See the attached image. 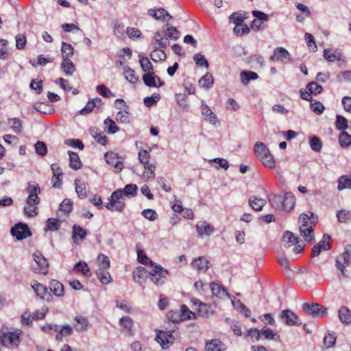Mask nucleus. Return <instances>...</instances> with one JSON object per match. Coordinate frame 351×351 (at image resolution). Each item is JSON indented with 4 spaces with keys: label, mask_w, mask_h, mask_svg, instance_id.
<instances>
[{
    "label": "nucleus",
    "mask_w": 351,
    "mask_h": 351,
    "mask_svg": "<svg viewBox=\"0 0 351 351\" xmlns=\"http://www.w3.org/2000/svg\"><path fill=\"white\" fill-rule=\"evenodd\" d=\"M339 142L342 147H348L351 144V136L348 132L342 131L339 136Z\"/></svg>",
    "instance_id": "52"
},
{
    "label": "nucleus",
    "mask_w": 351,
    "mask_h": 351,
    "mask_svg": "<svg viewBox=\"0 0 351 351\" xmlns=\"http://www.w3.org/2000/svg\"><path fill=\"white\" fill-rule=\"evenodd\" d=\"M60 225L61 221L59 219L55 218H49L46 221V224L44 230L45 232H53L58 230L60 228Z\"/></svg>",
    "instance_id": "35"
},
{
    "label": "nucleus",
    "mask_w": 351,
    "mask_h": 351,
    "mask_svg": "<svg viewBox=\"0 0 351 351\" xmlns=\"http://www.w3.org/2000/svg\"><path fill=\"white\" fill-rule=\"evenodd\" d=\"M250 32V27L246 24H241L235 25L233 29V32L237 36H242L243 34H249Z\"/></svg>",
    "instance_id": "58"
},
{
    "label": "nucleus",
    "mask_w": 351,
    "mask_h": 351,
    "mask_svg": "<svg viewBox=\"0 0 351 351\" xmlns=\"http://www.w3.org/2000/svg\"><path fill=\"white\" fill-rule=\"evenodd\" d=\"M259 160L262 162L263 165L267 168L274 169L276 167V161L273 156H271L270 152H269V154L263 156Z\"/></svg>",
    "instance_id": "49"
},
{
    "label": "nucleus",
    "mask_w": 351,
    "mask_h": 351,
    "mask_svg": "<svg viewBox=\"0 0 351 351\" xmlns=\"http://www.w3.org/2000/svg\"><path fill=\"white\" fill-rule=\"evenodd\" d=\"M148 14L156 20L168 21L171 19V16L164 8L149 9Z\"/></svg>",
    "instance_id": "18"
},
{
    "label": "nucleus",
    "mask_w": 351,
    "mask_h": 351,
    "mask_svg": "<svg viewBox=\"0 0 351 351\" xmlns=\"http://www.w3.org/2000/svg\"><path fill=\"white\" fill-rule=\"evenodd\" d=\"M73 208V202L70 199H64L60 205V210L69 214Z\"/></svg>",
    "instance_id": "62"
},
{
    "label": "nucleus",
    "mask_w": 351,
    "mask_h": 351,
    "mask_svg": "<svg viewBox=\"0 0 351 351\" xmlns=\"http://www.w3.org/2000/svg\"><path fill=\"white\" fill-rule=\"evenodd\" d=\"M69 166L75 170L80 169L82 167V162L77 153L69 151Z\"/></svg>",
    "instance_id": "28"
},
{
    "label": "nucleus",
    "mask_w": 351,
    "mask_h": 351,
    "mask_svg": "<svg viewBox=\"0 0 351 351\" xmlns=\"http://www.w3.org/2000/svg\"><path fill=\"white\" fill-rule=\"evenodd\" d=\"M282 240L285 245L287 247H291L298 243V238L289 231H287L284 233Z\"/></svg>",
    "instance_id": "32"
},
{
    "label": "nucleus",
    "mask_w": 351,
    "mask_h": 351,
    "mask_svg": "<svg viewBox=\"0 0 351 351\" xmlns=\"http://www.w3.org/2000/svg\"><path fill=\"white\" fill-rule=\"evenodd\" d=\"M160 99V96L158 93H154L151 97H147L144 99V104L149 108L156 104Z\"/></svg>",
    "instance_id": "64"
},
{
    "label": "nucleus",
    "mask_w": 351,
    "mask_h": 351,
    "mask_svg": "<svg viewBox=\"0 0 351 351\" xmlns=\"http://www.w3.org/2000/svg\"><path fill=\"white\" fill-rule=\"evenodd\" d=\"M226 346L220 340L215 339L206 343L205 351H225Z\"/></svg>",
    "instance_id": "20"
},
{
    "label": "nucleus",
    "mask_w": 351,
    "mask_h": 351,
    "mask_svg": "<svg viewBox=\"0 0 351 351\" xmlns=\"http://www.w3.org/2000/svg\"><path fill=\"white\" fill-rule=\"evenodd\" d=\"M330 237L328 234H324L322 241L312 248L311 256L315 257L319 255L322 251H326L330 249Z\"/></svg>",
    "instance_id": "13"
},
{
    "label": "nucleus",
    "mask_w": 351,
    "mask_h": 351,
    "mask_svg": "<svg viewBox=\"0 0 351 351\" xmlns=\"http://www.w3.org/2000/svg\"><path fill=\"white\" fill-rule=\"evenodd\" d=\"M75 324H74V328L77 332H84L87 330L88 326V319L83 316H77L75 318Z\"/></svg>",
    "instance_id": "24"
},
{
    "label": "nucleus",
    "mask_w": 351,
    "mask_h": 351,
    "mask_svg": "<svg viewBox=\"0 0 351 351\" xmlns=\"http://www.w3.org/2000/svg\"><path fill=\"white\" fill-rule=\"evenodd\" d=\"M23 335V332L20 329L3 332L0 335V341L5 347L16 348L22 341Z\"/></svg>",
    "instance_id": "4"
},
{
    "label": "nucleus",
    "mask_w": 351,
    "mask_h": 351,
    "mask_svg": "<svg viewBox=\"0 0 351 351\" xmlns=\"http://www.w3.org/2000/svg\"><path fill=\"white\" fill-rule=\"evenodd\" d=\"M339 318L343 324H350L351 322V312L346 306H342L339 310Z\"/></svg>",
    "instance_id": "37"
},
{
    "label": "nucleus",
    "mask_w": 351,
    "mask_h": 351,
    "mask_svg": "<svg viewBox=\"0 0 351 351\" xmlns=\"http://www.w3.org/2000/svg\"><path fill=\"white\" fill-rule=\"evenodd\" d=\"M336 341V335L335 332L328 333L324 339V344L327 348L332 347Z\"/></svg>",
    "instance_id": "63"
},
{
    "label": "nucleus",
    "mask_w": 351,
    "mask_h": 351,
    "mask_svg": "<svg viewBox=\"0 0 351 351\" xmlns=\"http://www.w3.org/2000/svg\"><path fill=\"white\" fill-rule=\"evenodd\" d=\"M138 58L141 67L143 71L146 73L154 72L153 65L147 57L145 56L143 54H139Z\"/></svg>",
    "instance_id": "29"
},
{
    "label": "nucleus",
    "mask_w": 351,
    "mask_h": 351,
    "mask_svg": "<svg viewBox=\"0 0 351 351\" xmlns=\"http://www.w3.org/2000/svg\"><path fill=\"white\" fill-rule=\"evenodd\" d=\"M33 256L36 263V266H32L33 271L44 275L47 274L48 273L49 267L47 260L39 252H36L33 254Z\"/></svg>",
    "instance_id": "8"
},
{
    "label": "nucleus",
    "mask_w": 351,
    "mask_h": 351,
    "mask_svg": "<svg viewBox=\"0 0 351 351\" xmlns=\"http://www.w3.org/2000/svg\"><path fill=\"white\" fill-rule=\"evenodd\" d=\"M34 147L36 154L41 156H45L47 153V145L43 141H37L34 145Z\"/></svg>",
    "instance_id": "60"
},
{
    "label": "nucleus",
    "mask_w": 351,
    "mask_h": 351,
    "mask_svg": "<svg viewBox=\"0 0 351 351\" xmlns=\"http://www.w3.org/2000/svg\"><path fill=\"white\" fill-rule=\"evenodd\" d=\"M86 234L87 232L85 229L82 228L78 225H73L72 238L75 243L77 242V237H79V239L81 240H84L86 237Z\"/></svg>",
    "instance_id": "34"
},
{
    "label": "nucleus",
    "mask_w": 351,
    "mask_h": 351,
    "mask_svg": "<svg viewBox=\"0 0 351 351\" xmlns=\"http://www.w3.org/2000/svg\"><path fill=\"white\" fill-rule=\"evenodd\" d=\"M49 288L50 291L58 297H61L64 295V286L56 280H51Z\"/></svg>",
    "instance_id": "22"
},
{
    "label": "nucleus",
    "mask_w": 351,
    "mask_h": 351,
    "mask_svg": "<svg viewBox=\"0 0 351 351\" xmlns=\"http://www.w3.org/2000/svg\"><path fill=\"white\" fill-rule=\"evenodd\" d=\"M31 286L38 298L40 299L45 298L47 293V288L45 286L36 280H33L31 283Z\"/></svg>",
    "instance_id": "26"
},
{
    "label": "nucleus",
    "mask_w": 351,
    "mask_h": 351,
    "mask_svg": "<svg viewBox=\"0 0 351 351\" xmlns=\"http://www.w3.org/2000/svg\"><path fill=\"white\" fill-rule=\"evenodd\" d=\"M74 269H76L77 271H81L85 276H90V272L88 267V265L84 261H80L79 263H77L75 265Z\"/></svg>",
    "instance_id": "61"
},
{
    "label": "nucleus",
    "mask_w": 351,
    "mask_h": 351,
    "mask_svg": "<svg viewBox=\"0 0 351 351\" xmlns=\"http://www.w3.org/2000/svg\"><path fill=\"white\" fill-rule=\"evenodd\" d=\"M8 124L10 126V128L15 133L19 134L22 132V122L19 119H8Z\"/></svg>",
    "instance_id": "48"
},
{
    "label": "nucleus",
    "mask_w": 351,
    "mask_h": 351,
    "mask_svg": "<svg viewBox=\"0 0 351 351\" xmlns=\"http://www.w3.org/2000/svg\"><path fill=\"white\" fill-rule=\"evenodd\" d=\"M104 125L106 126V130L110 134H114L119 130L116 123L110 118L105 119Z\"/></svg>",
    "instance_id": "55"
},
{
    "label": "nucleus",
    "mask_w": 351,
    "mask_h": 351,
    "mask_svg": "<svg viewBox=\"0 0 351 351\" xmlns=\"http://www.w3.org/2000/svg\"><path fill=\"white\" fill-rule=\"evenodd\" d=\"M269 202L270 205L278 210L290 212L295 204V197L290 192L282 195H271L269 196Z\"/></svg>",
    "instance_id": "3"
},
{
    "label": "nucleus",
    "mask_w": 351,
    "mask_h": 351,
    "mask_svg": "<svg viewBox=\"0 0 351 351\" xmlns=\"http://www.w3.org/2000/svg\"><path fill=\"white\" fill-rule=\"evenodd\" d=\"M246 17L239 12H234L230 16V20L235 25H241L245 20Z\"/></svg>",
    "instance_id": "59"
},
{
    "label": "nucleus",
    "mask_w": 351,
    "mask_h": 351,
    "mask_svg": "<svg viewBox=\"0 0 351 351\" xmlns=\"http://www.w3.org/2000/svg\"><path fill=\"white\" fill-rule=\"evenodd\" d=\"M90 133L98 143L104 145L107 143L106 136L103 132L99 131L97 128H91Z\"/></svg>",
    "instance_id": "30"
},
{
    "label": "nucleus",
    "mask_w": 351,
    "mask_h": 351,
    "mask_svg": "<svg viewBox=\"0 0 351 351\" xmlns=\"http://www.w3.org/2000/svg\"><path fill=\"white\" fill-rule=\"evenodd\" d=\"M249 204L253 210L256 211H261L266 204V201L263 198L252 196L249 199Z\"/></svg>",
    "instance_id": "25"
},
{
    "label": "nucleus",
    "mask_w": 351,
    "mask_h": 351,
    "mask_svg": "<svg viewBox=\"0 0 351 351\" xmlns=\"http://www.w3.org/2000/svg\"><path fill=\"white\" fill-rule=\"evenodd\" d=\"M201 111L206 121H209L213 125H217L219 123L215 114L204 101H202Z\"/></svg>",
    "instance_id": "19"
},
{
    "label": "nucleus",
    "mask_w": 351,
    "mask_h": 351,
    "mask_svg": "<svg viewBox=\"0 0 351 351\" xmlns=\"http://www.w3.org/2000/svg\"><path fill=\"white\" fill-rule=\"evenodd\" d=\"M270 60L274 62H285L291 60V55L286 49L277 47L274 51V54L270 57Z\"/></svg>",
    "instance_id": "15"
},
{
    "label": "nucleus",
    "mask_w": 351,
    "mask_h": 351,
    "mask_svg": "<svg viewBox=\"0 0 351 351\" xmlns=\"http://www.w3.org/2000/svg\"><path fill=\"white\" fill-rule=\"evenodd\" d=\"M97 262L99 264L98 269H107L110 267V259L107 256H106L103 254H99L98 255Z\"/></svg>",
    "instance_id": "53"
},
{
    "label": "nucleus",
    "mask_w": 351,
    "mask_h": 351,
    "mask_svg": "<svg viewBox=\"0 0 351 351\" xmlns=\"http://www.w3.org/2000/svg\"><path fill=\"white\" fill-rule=\"evenodd\" d=\"M73 332V328L69 325L64 326L61 329H58L56 339L58 341H61L64 337L69 336Z\"/></svg>",
    "instance_id": "43"
},
{
    "label": "nucleus",
    "mask_w": 351,
    "mask_h": 351,
    "mask_svg": "<svg viewBox=\"0 0 351 351\" xmlns=\"http://www.w3.org/2000/svg\"><path fill=\"white\" fill-rule=\"evenodd\" d=\"M241 82L244 84V85H247L250 80H256L258 79V75L256 73L254 72V71H242L241 73Z\"/></svg>",
    "instance_id": "40"
},
{
    "label": "nucleus",
    "mask_w": 351,
    "mask_h": 351,
    "mask_svg": "<svg viewBox=\"0 0 351 351\" xmlns=\"http://www.w3.org/2000/svg\"><path fill=\"white\" fill-rule=\"evenodd\" d=\"M143 80L145 84L149 87L162 86L165 82L154 74V72L145 73L143 75Z\"/></svg>",
    "instance_id": "16"
},
{
    "label": "nucleus",
    "mask_w": 351,
    "mask_h": 351,
    "mask_svg": "<svg viewBox=\"0 0 351 351\" xmlns=\"http://www.w3.org/2000/svg\"><path fill=\"white\" fill-rule=\"evenodd\" d=\"M300 231L306 241L311 242L315 240L313 231L314 227L317 223V217L310 211L302 213L298 219Z\"/></svg>",
    "instance_id": "2"
},
{
    "label": "nucleus",
    "mask_w": 351,
    "mask_h": 351,
    "mask_svg": "<svg viewBox=\"0 0 351 351\" xmlns=\"http://www.w3.org/2000/svg\"><path fill=\"white\" fill-rule=\"evenodd\" d=\"M169 271L158 264L152 266V269L149 271V275L152 282L156 285H161L165 283Z\"/></svg>",
    "instance_id": "5"
},
{
    "label": "nucleus",
    "mask_w": 351,
    "mask_h": 351,
    "mask_svg": "<svg viewBox=\"0 0 351 351\" xmlns=\"http://www.w3.org/2000/svg\"><path fill=\"white\" fill-rule=\"evenodd\" d=\"M351 245H347L345 247L344 252L337 258L336 267L341 272L342 275H345L346 267L351 263Z\"/></svg>",
    "instance_id": "6"
},
{
    "label": "nucleus",
    "mask_w": 351,
    "mask_h": 351,
    "mask_svg": "<svg viewBox=\"0 0 351 351\" xmlns=\"http://www.w3.org/2000/svg\"><path fill=\"white\" fill-rule=\"evenodd\" d=\"M335 126L338 130L343 131L348 127V120L343 116L337 114L336 117Z\"/></svg>",
    "instance_id": "56"
},
{
    "label": "nucleus",
    "mask_w": 351,
    "mask_h": 351,
    "mask_svg": "<svg viewBox=\"0 0 351 351\" xmlns=\"http://www.w3.org/2000/svg\"><path fill=\"white\" fill-rule=\"evenodd\" d=\"M156 341L163 349H167L174 343L175 337L171 332L159 330L157 332Z\"/></svg>",
    "instance_id": "10"
},
{
    "label": "nucleus",
    "mask_w": 351,
    "mask_h": 351,
    "mask_svg": "<svg viewBox=\"0 0 351 351\" xmlns=\"http://www.w3.org/2000/svg\"><path fill=\"white\" fill-rule=\"evenodd\" d=\"M210 288L213 294L217 297H221L226 294V290L217 283L212 282L210 285Z\"/></svg>",
    "instance_id": "54"
},
{
    "label": "nucleus",
    "mask_w": 351,
    "mask_h": 351,
    "mask_svg": "<svg viewBox=\"0 0 351 351\" xmlns=\"http://www.w3.org/2000/svg\"><path fill=\"white\" fill-rule=\"evenodd\" d=\"M196 230L200 237L209 236L213 232L214 228L206 221H199L196 224Z\"/></svg>",
    "instance_id": "21"
},
{
    "label": "nucleus",
    "mask_w": 351,
    "mask_h": 351,
    "mask_svg": "<svg viewBox=\"0 0 351 351\" xmlns=\"http://www.w3.org/2000/svg\"><path fill=\"white\" fill-rule=\"evenodd\" d=\"M148 275L149 271L143 267H138L133 271L134 280L139 284H141Z\"/></svg>",
    "instance_id": "27"
},
{
    "label": "nucleus",
    "mask_w": 351,
    "mask_h": 351,
    "mask_svg": "<svg viewBox=\"0 0 351 351\" xmlns=\"http://www.w3.org/2000/svg\"><path fill=\"white\" fill-rule=\"evenodd\" d=\"M75 192L80 199H84L87 196L86 185L84 182L76 179L75 180Z\"/></svg>",
    "instance_id": "33"
},
{
    "label": "nucleus",
    "mask_w": 351,
    "mask_h": 351,
    "mask_svg": "<svg viewBox=\"0 0 351 351\" xmlns=\"http://www.w3.org/2000/svg\"><path fill=\"white\" fill-rule=\"evenodd\" d=\"M214 83L212 75L207 72L199 80V84L202 88H210L213 86Z\"/></svg>",
    "instance_id": "39"
},
{
    "label": "nucleus",
    "mask_w": 351,
    "mask_h": 351,
    "mask_svg": "<svg viewBox=\"0 0 351 351\" xmlns=\"http://www.w3.org/2000/svg\"><path fill=\"white\" fill-rule=\"evenodd\" d=\"M302 309L307 314L317 317H323L327 315V308L317 303H304Z\"/></svg>",
    "instance_id": "7"
},
{
    "label": "nucleus",
    "mask_w": 351,
    "mask_h": 351,
    "mask_svg": "<svg viewBox=\"0 0 351 351\" xmlns=\"http://www.w3.org/2000/svg\"><path fill=\"white\" fill-rule=\"evenodd\" d=\"M337 217L339 223H347L351 219V212L346 210H341L337 212Z\"/></svg>",
    "instance_id": "57"
},
{
    "label": "nucleus",
    "mask_w": 351,
    "mask_h": 351,
    "mask_svg": "<svg viewBox=\"0 0 351 351\" xmlns=\"http://www.w3.org/2000/svg\"><path fill=\"white\" fill-rule=\"evenodd\" d=\"M51 169L53 173L51 182L53 187L60 188L62 184V171L57 163H53L51 165Z\"/></svg>",
    "instance_id": "17"
},
{
    "label": "nucleus",
    "mask_w": 351,
    "mask_h": 351,
    "mask_svg": "<svg viewBox=\"0 0 351 351\" xmlns=\"http://www.w3.org/2000/svg\"><path fill=\"white\" fill-rule=\"evenodd\" d=\"M180 32L173 26L169 24L166 25V30H165V36L172 40H177L179 38Z\"/></svg>",
    "instance_id": "47"
},
{
    "label": "nucleus",
    "mask_w": 351,
    "mask_h": 351,
    "mask_svg": "<svg viewBox=\"0 0 351 351\" xmlns=\"http://www.w3.org/2000/svg\"><path fill=\"white\" fill-rule=\"evenodd\" d=\"M61 51L62 60H68L73 56L74 49L71 44L62 42Z\"/></svg>",
    "instance_id": "45"
},
{
    "label": "nucleus",
    "mask_w": 351,
    "mask_h": 351,
    "mask_svg": "<svg viewBox=\"0 0 351 351\" xmlns=\"http://www.w3.org/2000/svg\"><path fill=\"white\" fill-rule=\"evenodd\" d=\"M106 207L110 211L122 212L125 207V203L121 200H110Z\"/></svg>",
    "instance_id": "36"
},
{
    "label": "nucleus",
    "mask_w": 351,
    "mask_h": 351,
    "mask_svg": "<svg viewBox=\"0 0 351 351\" xmlns=\"http://www.w3.org/2000/svg\"><path fill=\"white\" fill-rule=\"evenodd\" d=\"M11 234L18 240H22L32 235L27 224L19 223L11 228Z\"/></svg>",
    "instance_id": "12"
},
{
    "label": "nucleus",
    "mask_w": 351,
    "mask_h": 351,
    "mask_svg": "<svg viewBox=\"0 0 351 351\" xmlns=\"http://www.w3.org/2000/svg\"><path fill=\"white\" fill-rule=\"evenodd\" d=\"M125 78L132 84H135L138 80V76L136 74L134 70L130 67L124 68Z\"/></svg>",
    "instance_id": "51"
},
{
    "label": "nucleus",
    "mask_w": 351,
    "mask_h": 351,
    "mask_svg": "<svg viewBox=\"0 0 351 351\" xmlns=\"http://www.w3.org/2000/svg\"><path fill=\"white\" fill-rule=\"evenodd\" d=\"M280 318L283 323L289 326H298L302 324L299 317L289 309L283 310L280 315Z\"/></svg>",
    "instance_id": "11"
},
{
    "label": "nucleus",
    "mask_w": 351,
    "mask_h": 351,
    "mask_svg": "<svg viewBox=\"0 0 351 351\" xmlns=\"http://www.w3.org/2000/svg\"><path fill=\"white\" fill-rule=\"evenodd\" d=\"M28 197L26 201V206L24 207V214L29 217H33L38 215V205L40 203L38 195L40 193V189L36 183H28L26 189Z\"/></svg>",
    "instance_id": "1"
},
{
    "label": "nucleus",
    "mask_w": 351,
    "mask_h": 351,
    "mask_svg": "<svg viewBox=\"0 0 351 351\" xmlns=\"http://www.w3.org/2000/svg\"><path fill=\"white\" fill-rule=\"evenodd\" d=\"M97 276L102 284H108L112 280L110 274L106 269H97Z\"/></svg>",
    "instance_id": "46"
},
{
    "label": "nucleus",
    "mask_w": 351,
    "mask_h": 351,
    "mask_svg": "<svg viewBox=\"0 0 351 351\" xmlns=\"http://www.w3.org/2000/svg\"><path fill=\"white\" fill-rule=\"evenodd\" d=\"M137 258L139 263L147 265H149L151 266H154L156 263L153 262L152 260H150L145 254L144 251L141 249L137 250Z\"/></svg>",
    "instance_id": "50"
},
{
    "label": "nucleus",
    "mask_w": 351,
    "mask_h": 351,
    "mask_svg": "<svg viewBox=\"0 0 351 351\" xmlns=\"http://www.w3.org/2000/svg\"><path fill=\"white\" fill-rule=\"evenodd\" d=\"M269 149L267 146L261 142L256 143L254 145V152L256 156L260 159L261 157L266 154H269Z\"/></svg>",
    "instance_id": "41"
},
{
    "label": "nucleus",
    "mask_w": 351,
    "mask_h": 351,
    "mask_svg": "<svg viewBox=\"0 0 351 351\" xmlns=\"http://www.w3.org/2000/svg\"><path fill=\"white\" fill-rule=\"evenodd\" d=\"M119 324L121 328L128 332L130 335L132 334L133 320L128 316H123L119 320Z\"/></svg>",
    "instance_id": "38"
},
{
    "label": "nucleus",
    "mask_w": 351,
    "mask_h": 351,
    "mask_svg": "<svg viewBox=\"0 0 351 351\" xmlns=\"http://www.w3.org/2000/svg\"><path fill=\"white\" fill-rule=\"evenodd\" d=\"M252 16L255 19L252 22L251 28L256 31L264 29L265 28L264 22L269 21V16L258 10L252 11Z\"/></svg>",
    "instance_id": "9"
},
{
    "label": "nucleus",
    "mask_w": 351,
    "mask_h": 351,
    "mask_svg": "<svg viewBox=\"0 0 351 351\" xmlns=\"http://www.w3.org/2000/svg\"><path fill=\"white\" fill-rule=\"evenodd\" d=\"M339 191H342L346 189H351V176H342L338 180Z\"/></svg>",
    "instance_id": "42"
},
{
    "label": "nucleus",
    "mask_w": 351,
    "mask_h": 351,
    "mask_svg": "<svg viewBox=\"0 0 351 351\" xmlns=\"http://www.w3.org/2000/svg\"><path fill=\"white\" fill-rule=\"evenodd\" d=\"M106 162L113 167H114V171L120 172L123 168V163L119 160L118 154L112 152H107L104 155Z\"/></svg>",
    "instance_id": "14"
},
{
    "label": "nucleus",
    "mask_w": 351,
    "mask_h": 351,
    "mask_svg": "<svg viewBox=\"0 0 351 351\" xmlns=\"http://www.w3.org/2000/svg\"><path fill=\"white\" fill-rule=\"evenodd\" d=\"M150 58L154 62L164 61L167 58V55L163 49L159 47H155L150 53Z\"/></svg>",
    "instance_id": "31"
},
{
    "label": "nucleus",
    "mask_w": 351,
    "mask_h": 351,
    "mask_svg": "<svg viewBox=\"0 0 351 351\" xmlns=\"http://www.w3.org/2000/svg\"><path fill=\"white\" fill-rule=\"evenodd\" d=\"M193 268L198 271H206L209 268L208 260L204 257L200 256L196 259H194L191 263Z\"/></svg>",
    "instance_id": "23"
},
{
    "label": "nucleus",
    "mask_w": 351,
    "mask_h": 351,
    "mask_svg": "<svg viewBox=\"0 0 351 351\" xmlns=\"http://www.w3.org/2000/svg\"><path fill=\"white\" fill-rule=\"evenodd\" d=\"M61 69L67 75H71L75 70V65L69 59L62 60Z\"/></svg>",
    "instance_id": "44"
}]
</instances>
